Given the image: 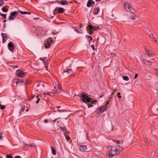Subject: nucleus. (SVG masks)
Listing matches in <instances>:
<instances>
[{
	"mask_svg": "<svg viewBox=\"0 0 158 158\" xmlns=\"http://www.w3.org/2000/svg\"><path fill=\"white\" fill-rule=\"evenodd\" d=\"M109 149L110 150L108 151L107 154L110 157H112L119 154L122 149L121 147L117 145L110 147Z\"/></svg>",
	"mask_w": 158,
	"mask_h": 158,
	"instance_id": "1",
	"label": "nucleus"
},
{
	"mask_svg": "<svg viewBox=\"0 0 158 158\" xmlns=\"http://www.w3.org/2000/svg\"><path fill=\"white\" fill-rule=\"evenodd\" d=\"M53 85L54 87V89L52 90L53 92H48L46 94L44 93L43 95H45L46 94H47L50 96H52V94H57L59 93L60 92L61 90L60 86L57 83V82L56 83L55 82L53 83Z\"/></svg>",
	"mask_w": 158,
	"mask_h": 158,
	"instance_id": "2",
	"label": "nucleus"
},
{
	"mask_svg": "<svg viewBox=\"0 0 158 158\" xmlns=\"http://www.w3.org/2000/svg\"><path fill=\"white\" fill-rule=\"evenodd\" d=\"M123 5L124 9L127 11L132 13L136 12L132 8L131 4L130 3L125 2Z\"/></svg>",
	"mask_w": 158,
	"mask_h": 158,
	"instance_id": "3",
	"label": "nucleus"
},
{
	"mask_svg": "<svg viewBox=\"0 0 158 158\" xmlns=\"http://www.w3.org/2000/svg\"><path fill=\"white\" fill-rule=\"evenodd\" d=\"M81 94L82 98H81V99L82 102L86 103L90 102L91 100L90 98L86 94L82 93Z\"/></svg>",
	"mask_w": 158,
	"mask_h": 158,
	"instance_id": "4",
	"label": "nucleus"
},
{
	"mask_svg": "<svg viewBox=\"0 0 158 158\" xmlns=\"http://www.w3.org/2000/svg\"><path fill=\"white\" fill-rule=\"evenodd\" d=\"M52 42V40L51 39H46L44 42V44L45 47L46 48H48L50 47V44Z\"/></svg>",
	"mask_w": 158,
	"mask_h": 158,
	"instance_id": "5",
	"label": "nucleus"
},
{
	"mask_svg": "<svg viewBox=\"0 0 158 158\" xmlns=\"http://www.w3.org/2000/svg\"><path fill=\"white\" fill-rule=\"evenodd\" d=\"M80 150L82 152H89L91 150V148H88L86 146L84 145H80Z\"/></svg>",
	"mask_w": 158,
	"mask_h": 158,
	"instance_id": "6",
	"label": "nucleus"
},
{
	"mask_svg": "<svg viewBox=\"0 0 158 158\" xmlns=\"http://www.w3.org/2000/svg\"><path fill=\"white\" fill-rule=\"evenodd\" d=\"M73 74V72L71 69H66V70L64 72L63 75L65 76H70Z\"/></svg>",
	"mask_w": 158,
	"mask_h": 158,
	"instance_id": "7",
	"label": "nucleus"
},
{
	"mask_svg": "<svg viewBox=\"0 0 158 158\" xmlns=\"http://www.w3.org/2000/svg\"><path fill=\"white\" fill-rule=\"evenodd\" d=\"M16 75L19 77H23L25 76L23 72L20 69L17 70L16 72Z\"/></svg>",
	"mask_w": 158,
	"mask_h": 158,
	"instance_id": "8",
	"label": "nucleus"
},
{
	"mask_svg": "<svg viewBox=\"0 0 158 158\" xmlns=\"http://www.w3.org/2000/svg\"><path fill=\"white\" fill-rule=\"evenodd\" d=\"M106 109V107L105 106H102L100 108H98L97 110L98 111V113L101 114L104 112Z\"/></svg>",
	"mask_w": 158,
	"mask_h": 158,
	"instance_id": "9",
	"label": "nucleus"
},
{
	"mask_svg": "<svg viewBox=\"0 0 158 158\" xmlns=\"http://www.w3.org/2000/svg\"><path fill=\"white\" fill-rule=\"evenodd\" d=\"M8 47L9 50L12 51L15 49L13 43L12 42H9L8 44Z\"/></svg>",
	"mask_w": 158,
	"mask_h": 158,
	"instance_id": "10",
	"label": "nucleus"
},
{
	"mask_svg": "<svg viewBox=\"0 0 158 158\" xmlns=\"http://www.w3.org/2000/svg\"><path fill=\"white\" fill-rule=\"evenodd\" d=\"M89 31L90 30L91 31H90V33H92L91 31H95L97 29H99V28L98 26H92L91 25H89Z\"/></svg>",
	"mask_w": 158,
	"mask_h": 158,
	"instance_id": "11",
	"label": "nucleus"
},
{
	"mask_svg": "<svg viewBox=\"0 0 158 158\" xmlns=\"http://www.w3.org/2000/svg\"><path fill=\"white\" fill-rule=\"evenodd\" d=\"M1 35L2 39V42L4 43L7 40L8 38L6 34L3 33H2Z\"/></svg>",
	"mask_w": 158,
	"mask_h": 158,
	"instance_id": "12",
	"label": "nucleus"
},
{
	"mask_svg": "<svg viewBox=\"0 0 158 158\" xmlns=\"http://www.w3.org/2000/svg\"><path fill=\"white\" fill-rule=\"evenodd\" d=\"M142 61L144 64L148 66H151L152 65V63L150 61L147 60L145 59H143Z\"/></svg>",
	"mask_w": 158,
	"mask_h": 158,
	"instance_id": "13",
	"label": "nucleus"
},
{
	"mask_svg": "<svg viewBox=\"0 0 158 158\" xmlns=\"http://www.w3.org/2000/svg\"><path fill=\"white\" fill-rule=\"evenodd\" d=\"M94 4V2L92 0H89L87 5L88 7H89Z\"/></svg>",
	"mask_w": 158,
	"mask_h": 158,
	"instance_id": "14",
	"label": "nucleus"
},
{
	"mask_svg": "<svg viewBox=\"0 0 158 158\" xmlns=\"http://www.w3.org/2000/svg\"><path fill=\"white\" fill-rule=\"evenodd\" d=\"M40 59L43 61L45 65L46 68H47L48 66L47 63V58L45 57H44L43 58H40Z\"/></svg>",
	"mask_w": 158,
	"mask_h": 158,
	"instance_id": "15",
	"label": "nucleus"
},
{
	"mask_svg": "<svg viewBox=\"0 0 158 158\" xmlns=\"http://www.w3.org/2000/svg\"><path fill=\"white\" fill-rule=\"evenodd\" d=\"M58 3L63 5H68V3L67 1L64 0L60 1H59Z\"/></svg>",
	"mask_w": 158,
	"mask_h": 158,
	"instance_id": "16",
	"label": "nucleus"
},
{
	"mask_svg": "<svg viewBox=\"0 0 158 158\" xmlns=\"http://www.w3.org/2000/svg\"><path fill=\"white\" fill-rule=\"evenodd\" d=\"M61 128L62 129V130L64 131V133L65 134V136H66V135H67L68 133V132L66 128L65 127H61Z\"/></svg>",
	"mask_w": 158,
	"mask_h": 158,
	"instance_id": "17",
	"label": "nucleus"
},
{
	"mask_svg": "<svg viewBox=\"0 0 158 158\" xmlns=\"http://www.w3.org/2000/svg\"><path fill=\"white\" fill-rule=\"evenodd\" d=\"M146 53H147L148 56L149 57H151L152 56V54L151 53L150 51L146 49Z\"/></svg>",
	"mask_w": 158,
	"mask_h": 158,
	"instance_id": "18",
	"label": "nucleus"
},
{
	"mask_svg": "<svg viewBox=\"0 0 158 158\" xmlns=\"http://www.w3.org/2000/svg\"><path fill=\"white\" fill-rule=\"evenodd\" d=\"M59 13H62L64 11V9L62 7H59L57 9Z\"/></svg>",
	"mask_w": 158,
	"mask_h": 158,
	"instance_id": "19",
	"label": "nucleus"
},
{
	"mask_svg": "<svg viewBox=\"0 0 158 158\" xmlns=\"http://www.w3.org/2000/svg\"><path fill=\"white\" fill-rule=\"evenodd\" d=\"M26 145L27 146V147H28V146L34 148H35L36 147V145L34 143H31L27 145L26 144Z\"/></svg>",
	"mask_w": 158,
	"mask_h": 158,
	"instance_id": "20",
	"label": "nucleus"
},
{
	"mask_svg": "<svg viewBox=\"0 0 158 158\" xmlns=\"http://www.w3.org/2000/svg\"><path fill=\"white\" fill-rule=\"evenodd\" d=\"M99 11V9L98 8H96L93 11V13L95 14H98Z\"/></svg>",
	"mask_w": 158,
	"mask_h": 158,
	"instance_id": "21",
	"label": "nucleus"
},
{
	"mask_svg": "<svg viewBox=\"0 0 158 158\" xmlns=\"http://www.w3.org/2000/svg\"><path fill=\"white\" fill-rule=\"evenodd\" d=\"M52 151V153L53 155H55L56 154V152L55 149L53 147H51Z\"/></svg>",
	"mask_w": 158,
	"mask_h": 158,
	"instance_id": "22",
	"label": "nucleus"
},
{
	"mask_svg": "<svg viewBox=\"0 0 158 158\" xmlns=\"http://www.w3.org/2000/svg\"><path fill=\"white\" fill-rule=\"evenodd\" d=\"M113 141L114 142V143H116L118 144H120L121 143H123L122 141H121L120 140H117L116 139H114V140Z\"/></svg>",
	"mask_w": 158,
	"mask_h": 158,
	"instance_id": "23",
	"label": "nucleus"
},
{
	"mask_svg": "<svg viewBox=\"0 0 158 158\" xmlns=\"http://www.w3.org/2000/svg\"><path fill=\"white\" fill-rule=\"evenodd\" d=\"M123 80L126 81H128L129 80V77L127 76H123Z\"/></svg>",
	"mask_w": 158,
	"mask_h": 158,
	"instance_id": "24",
	"label": "nucleus"
},
{
	"mask_svg": "<svg viewBox=\"0 0 158 158\" xmlns=\"http://www.w3.org/2000/svg\"><path fill=\"white\" fill-rule=\"evenodd\" d=\"M86 37L87 39L89 40V41L91 40H92V38L90 36L86 35Z\"/></svg>",
	"mask_w": 158,
	"mask_h": 158,
	"instance_id": "25",
	"label": "nucleus"
},
{
	"mask_svg": "<svg viewBox=\"0 0 158 158\" xmlns=\"http://www.w3.org/2000/svg\"><path fill=\"white\" fill-rule=\"evenodd\" d=\"M17 13V12L13 11V12H12V13H11L10 14V15L11 16H14Z\"/></svg>",
	"mask_w": 158,
	"mask_h": 158,
	"instance_id": "26",
	"label": "nucleus"
},
{
	"mask_svg": "<svg viewBox=\"0 0 158 158\" xmlns=\"http://www.w3.org/2000/svg\"><path fill=\"white\" fill-rule=\"evenodd\" d=\"M2 10L3 11H5V12H7L8 11V9H5L4 6L2 8Z\"/></svg>",
	"mask_w": 158,
	"mask_h": 158,
	"instance_id": "27",
	"label": "nucleus"
},
{
	"mask_svg": "<svg viewBox=\"0 0 158 158\" xmlns=\"http://www.w3.org/2000/svg\"><path fill=\"white\" fill-rule=\"evenodd\" d=\"M5 105H2L1 104H0V108L2 110H3L5 109Z\"/></svg>",
	"mask_w": 158,
	"mask_h": 158,
	"instance_id": "28",
	"label": "nucleus"
},
{
	"mask_svg": "<svg viewBox=\"0 0 158 158\" xmlns=\"http://www.w3.org/2000/svg\"><path fill=\"white\" fill-rule=\"evenodd\" d=\"M20 13L24 15V14H28V12H26V11H21L20 12Z\"/></svg>",
	"mask_w": 158,
	"mask_h": 158,
	"instance_id": "29",
	"label": "nucleus"
},
{
	"mask_svg": "<svg viewBox=\"0 0 158 158\" xmlns=\"http://www.w3.org/2000/svg\"><path fill=\"white\" fill-rule=\"evenodd\" d=\"M6 158H13L12 156L9 155H6Z\"/></svg>",
	"mask_w": 158,
	"mask_h": 158,
	"instance_id": "30",
	"label": "nucleus"
},
{
	"mask_svg": "<svg viewBox=\"0 0 158 158\" xmlns=\"http://www.w3.org/2000/svg\"><path fill=\"white\" fill-rule=\"evenodd\" d=\"M1 15L2 16L3 19H5L6 18V14H1Z\"/></svg>",
	"mask_w": 158,
	"mask_h": 158,
	"instance_id": "31",
	"label": "nucleus"
},
{
	"mask_svg": "<svg viewBox=\"0 0 158 158\" xmlns=\"http://www.w3.org/2000/svg\"><path fill=\"white\" fill-rule=\"evenodd\" d=\"M144 141L146 144H148V139L146 137H145L144 139Z\"/></svg>",
	"mask_w": 158,
	"mask_h": 158,
	"instance_id": "32",
	"label": "nucleus"
},
{
	"mask_svg": "<svg viewBox=\"0 0 158 158\" xmlns=\"http://www.w3.org/2000/svg\"><path fill=\"white\" fill-rule=\"evenodd\" d=\"M25 108V106H22V108L21 109V111L22 112H23L24 111V109Z\"/></svg>",
	"mask_w": 158,
	"mask_h": 158,
	"instance_id": "33",
	"label": "nucleus"
},
{
	"mask_svg": "<svg viewBox=\"0 0 158 158\" xmlns=\"http://www.w3.org/2000/svg\"><path fill=\"white\" fill-rule=\"evenodd\" d=\"M4 4L3 1L0 0V6H2Z\"/></svg>",
	"mask_w": 158,
	"mask_h": 158,
	"instance_id": "34",
	"label": "nucleus"
},
{
	"mask_svg": "<svg viewBox=\"0 0 158 158\" xmlns=\"http://www.w3.org/2000/svg\"><path fill=\"white\" fill-rule=\"evenodd\" d=\"M87 105L89 108H90L93 106V105L91 103H89Z\"/></svg>",
	"mask_w": 158,
	"mask_h": 158,
	"instance_id": "35",
	"label": "nucleus"
},
{
	"mask_svg": "<svg viewBox=\"0 0 158 158\" xmlns=\"http://www.w3.org/2000/svg\"><path fill=\"white\" fill-rule=\"evenodd\" d=\"M3 134V132H0V139H2V135Z\"/></svg>",
	"mask_w": 158,
	"mask_h": 158,
	"instance_id": "36",
	"label": "nucleus"
},
{
	"mask_svg": "<svg viewBox=\"0 0 158 158\" xmlns=\"http://www.w3.org/2000/svg\"><path fill=\"white\" fill-rule=\"evenodd\" d=\"M12 16H11V15L9 16V19H10V20H11L14 19V18Z\"/></svg>",
	"mask_w": 158,
	"mask_h": 158,
	"instance_id": "37",
	"label": "nucleus"
},
{
	"mask_svg": "<svg viewBox=\"0 0 158 158\" xmlns=\"http://www.w3.org/2000/svg\"><path fill=\"white\" fill-rule=\"evenodd\" d=\"M91 47L92 48V49H93V50H94V49H95V47H94V45H91Z\"/></svg>",
	"mask_w": 158,
	"mask_h": 158,
	"instance_id": "38",
	"label": "nucleus"
},
{
	"mask_svg": "<svg viewBox=\"0 0 158 158\" xmlns=\"http://www.w3.org/2000/svg\"><path fill=\"white\" fill-rule=\"evenodd\" d=\"M120 93H118L117 94V96L118 97V98H121V97L120 95Z\"/></svg>",
	"mask_w": 158,
	"mask_h": 158,
	"instance_id": "39",
	"label": "nucleus"
},
{
	"mask_svg": "<svg viewBox=\"0 0 158 158\" xmlns=\"http://www.w3.org/2000/svg\"><path fill=\"white\" fill-rule=\"evenodd\" d=\"M131 18V19L133 20H135V17L134 16H132Z\"/></svg>",
	"mask_w": 158,
	"mask_h": 158,
	"instance_id": "40",
	"label": "nucleus"
},
{
	"mask_svg": "<svg viewBox=\"0 0 158 158\" xmlns=\"http://www.w3.org/2000/svg\"><path fill=\"white\" fill-rule=\"evenodd\" d=\"M66 139L68 140L69 141V139H70V138L68 136H67V135H66Z\"/></svg>",
	"mask_w": 158,
	"mask_h": 158,
	"instance_id": "41",
	"label": "nucleus"
},
{
	"mask_svg": "<svg viewBox=\"0 0 158 158\" xmlns=\"http://www.w3.org/2000/svg\"><path fill=\"white\" fill-rule=\"evenodd\" d=\"M155 70L156 71V74L157 76L158 77V69H156Z\"/></svg>",
	"mask_w": 158,
	"mask_h": 158,
	"instance_id": "42",
	"label": "nucleus"
},
{
	"mask_svg": "<svg viewBox=\"0 0 158 158\" xmlns=\"http://www.w3.org/2000/svg\"><path fill=\"white\" fill-rule=\"evenodd\" d=\"M111 55L113 56H115L116 54L115 53H110Z\"/></svg>",
	"mask_w": 158,
	"mask_h": 158,
	"instance_id": "43",
	"label": "nucleus"
},
{
	"mask_svg": "<svg viewBox=\"0 0 158 158\" xmlns=\"http://www.w3.org/2000/svg\"><path fill=\"white\" fill-rule=\"evenodd\" d=\"M149 36L151 38H152L153 37V35L152 34H150L149 35Z\"/></svg>",
	"mask_w": 158,
	"mask_h": 158,
	"instance_id": "44",
	"label": "nucleus"
},
{
	"mask_svg": "<svg viewBox=\"0 0 158 158\" xmlns=\"http://www.w3.org/2000/svg\"><path fill=\"white\" fill-rule=\"evenodd\" d=\"M43 85V84L42 83H40L38 84L37 86H39L41 85Z\"/></svg>",
	"mask_w": 158,
	"mask_h": 158,
	"instance_id": "45",
	"label": "nucleus"
},
{
	"mask_svg": "<svg viewBox=\"0 0 158 158\" xmlns=\"http://www.w3.org/2000/svg\"><path fill=\"white\" fill-rule=\"evenodd\" d=\"M15 158H21L20 156H16L15 157Z\"/></svg>",
	"mask_w": 158,
	"mask_h": 158,
	"instance_id": "46",
	"label": "nucleus"
},
{
	"mask_svg": "<svg viewBox=\"0 0 158 158\" xmlns=\"http://www.w3.org/2000/svg\"><path fill=\"white\" fill-rule=\"evenodd\" d=\"M40 100V99L39 98L36 101V103H38L39 102V101Z\"/></svg>",
	"mask_w": 158,
	"mask_h": 158,
	"instance_id": "47",
	"label": "nucleus"
},
{
	"mask_svg": "<svg viewBox=\"0 0 158 158\" xmlns=\"http://www.w3.org/2000/svg\"><path fill=\"white\" fill-rule=\"evenodd\" d=\"M137 76H138V74H136L134 78L135 79L137 77Z\"/></svg>",
	"mask_w": 158,
	"mask_h": 158,
	"instance_id": "48",
	"label": "nucleus"
},
{
	"mask_svg": "<svg viewBox=\"0 0 158 158\" xmlns=\"http://www.w3.org/2000/svg\"><path fill=\"white\" fill-rule=\"evenodd\" d=\"M6 27V24L4 23V25H3V28H5Z\"/></svg>",
	"mask_w": 158,
	"mask_h": 158,
	"instance_id": "49",
	"label": "nucleus"
},
{
	"mask_svg": "<svg viewBox=\"0 0 158 158\" xmlns=\"http://www.w3.org/2000/svg\"><path fill=\"white\" fill-rule=\"evenodd\" d=\"M60 107V106H56V108L57 109L59 108Z\"/></svg>",
	"mask_w": 158,
	"mask_h": 158,
	"instance_id": "50",
	"label": "nucleus"
},
{
	"mask_svg": "<svg viewBox=\"0 0 158 158\" xmlns=\"http://www.w3.org/2000/svg\"><path fill=\"white\" fill-rule=\"evenodd\" d=\"M114 94V93H112L111 94V96H113V94Z\"/></svg>",
	"mask_w": 158,
	"mask_h": 158,
	"instance_id": "51",
	"label": "nucleus"
},
{
	"mask_svg": "<svg viewBox=\"0 0 158 158\" xmlns=\"http://www.w3.org/2000/svg\"><path fill=\"white\" fill-rule=\"evenodd\" d=\"M109 101H108L107 102H106V105H108L109 104Z\"/></svg>",
	"mask_w": 158,
	"mask_h": 158,
	"instance_id": "52",
	"label": "nucleus"
},
{
	"mask_svg": "<svg viewBox=\"0 0 158 158\" xmlns=\"http://www.w3.org/2000/svg\"><path fill=\"white\" fill-rule=\"evenodd\" d=\"M154 42H156L158 43V42L157 41V40H155L154 41Z\"/></svg>",
	"mask_w": 158,
	"mask_h": 158,
	"instance_id": "53",
	"label": "nucleus"
},
{
	"mask_svg": "<svg viewBox=\"0 0 158 158\" xmlns=\"http://www.w3.org/2000/svg\"><path fill=\"white\" fill-rule=\"evenodd\" d=\"M92 102L93 103H94V104H95V103H94V102H96V101H93Z\"/></svg>",
	"mask_w": 158,
	"mask_h": 158,
	"instance_id": "54",
	"label": "nucleus"
},
{
	"mask_svg": "<svg viewBox=\"0 0 158 158\" xmlns=\"http://www.w3.org/2000/svg\"><path fill=\"white\" fill-rule=\"evenodd\" d=\"M57 119H56L55 120H53V121L55 122Z\"/></svg>",
	"mask_w": 158,
	"mask_h": 158,
	"instance_id": "55",
	"label": "nucleus"
},
{
	"mask_svg": "<svg viewBox=\"0 0 158 158\" xmlns=\"http://www.w3.org/2000/svg\"><path fill=\"white\" fill-rule=\"evenodd\" d=\"M95 0L96 2H97V1H101V0Z\"/></svg>",
	"mask_w": 158,
	"mask_h": 158,
	"instance_id": "56",
	"label": "nucleus"
},
{
	"mask_svg": "<svg viewBox=\"0 0 158 158\" xmlns=\"http://www.w3.org/2000/svg\"><path fill=\"white\" fill-rule=\"evenodd\" d=\"M6 20H5L3 21V22H6Z\"/></svg>",
	"mask_w": 158,
	"mask_h": 158,
	"instance_id": "57",
	"label": "nucleus"
},
{
	"mask_svg": "<svg viewBox=\"0 0 158 158\" xmlns=\"http://www.w3.org/2000/svg\"><path fill=\"white\" fill-rule=\"evenodd\" d=\"M109 98H110V99L111 98V97H109L108 98V99H109Z\"/></svg>",
	"mask_w": 158,
	"mask_h": 158,
	"instance_id": "58",
	"label": "nucleus"
},
{
	"mask_svg": "<svg viewBox=\"0 0 158 158\" xmlns=\"http://www.w3.org/2000/svg\"><path fill=\"white\" fill-rule=\"evenodd\" d=\"M28 110H29V109H27V110L26 111H28Z\"/></svg>",
	"mask_w": 158,
	"mask_h": 158,
	"instance_id": "59",
	"label": "nucleus"
},
{
	"mask_svg": "<svg viewBox=\"0 0 158 158\" xmlns=\"http://www.w3.org/2000/svg\"><path fill=\"white\" fill-rule=\"evenodd\" d=\"M87 137H88V134H87Z\"/></svg>",
	"mask_w": 158,
	"mask_h": 158,
	"instance_id": "60",
	"label": "nucleus"
},
{
	"mask_svg": "<svg viewBox=\"0 0 158 158\" xmlns=\"http://www.w3.org/2000/svg\"><path fill=\"white\" fill-rule=\"evenodd\" d=\"M0 158H2V157L0 156Z\"/></svg>",
	"mask_w": 158,
	"mask_h": 158,
	"instance_id": "61",
	"label": "nucleus"
},
{
	"mask_svg": "<svg viewBox=\"0 0 158 158\" xmlns=\"http://www.w3.org/2000/svg\"><path fill=\"white\" fill-rule=\"evenodd\" d=\"M58 111L59 112V111H60V110H58Z\"/></svg>",
	"mask_w": 158,
	"mask_h": 158,
	"instance_id": "62",
	"label": "nucleus"
},
{
	"mask_svg": "<svg viewBox=\"0 0 158 158\" xmlns=\"http://www.w3.org/2000/svg\"><path fill=\"white\" fill-rule=\"evenodd\" d=\"M0 1H3V0H0Z\"/></svg>",
	"mask_w": 158,
	"mask_h": 158,
	"instance_id": "63",
	"label": "nucleus"
}]
</instances>
